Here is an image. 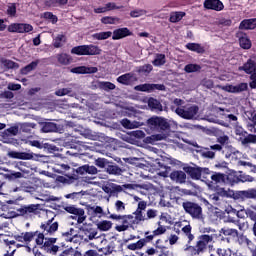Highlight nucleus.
I'll use <instances>...</instances> for the list:
<instances>
[{"mask_svg":"<svg viewBox=\"0 0 256 256\" xmlns=\"http://www.w3.org/2000/svg\"><path fill=\"white\" fill-rule=\"evenodd\" d=\"M4 67H6V69H19V64L17 62H14L12 60H3L2 61Z\"/></svg>","mask_w":256,"mask_h":256,"instance_id":"obj_53","label":"nucleus"},{"mask_svg":"<svg viewBox=\"0 0 256 256\" xmlns=\"http://www.w3.org/2000/svg\"><path fill=\"white\" fill-rule=\"evenodd\" d=\"M103 50L99 48V46L89 44V45H80L73 47L71 49L72 55H79V56H94V55H101Z\"/></svg>","mask_w":256,"mask_h":256,"instance_id":"obj_6","label":"nucleus"},{"mask_svg":"<svg viewBox=\"0 0 256 256\" xmlns=\"http://www.w3.org/2000/svg\"><path fill=\"white\" fill-rule=\"evenodd\" d=\"M33 129H35V124L33 123H23L20 126V131H22V133H30Z\"/></svg>","mask_w":256,"mask_h":256,"instance_id":"obj_57","label":"nucleus"},{"mask_svg":"<svg viewBox=\"0 0 256 256\" xmlns=\"http://www.w3.org/2000/svg\"><path fill=\"white\" fill-rule=\"evenodd\" d=\"M113 35V32L107 31V32H100L93 34V39H97V41H104L105 39H109Z\"/></svg>","mask_w":256,"mask_h":256,"instance_id":"obj_42","label":"nucleus"},{"mask_svg":"<svg viewBox=\"0 0 256 256\" xmlns=\"http://www.w3.org/2000/svg\"><path fill=\"white\" fill-rule=\"evenodd\" d=\"M106 13L107 11H115V9H123V6H117L114 2H108L105 4Z\"/></svg>","mask_w":256,"mask_h":256,"instance_id":"obj_61","label":"nucleus"},{"mask_svg":"<svg viewBox=\"0 0 256 256\" xmlns=\"http://www.w3.org/2000/svg\"><path fill=\"white\" fill-rule=\"evenodd\" d=\"M236 199H241V201H247V199H256V188L236 192Z\"/></svg>","mask_w":256,"mask_h":256,"instance_id":"obj_19","label":"nucleus"},{"mask_svg":"<svg viewBox=\"0 0 256 256\" xmlns=\"http://www.w3.org/2000/svg\"><path fill=\"white\" fill-rule=\"evenodd\" d=\"M117 81L121 84V85H131L132 81H137V77H135L134 73H126L123 74L121 76H119L117 78Z\"/></svg>","mask_w":256,"mask_h":256,"instance_id":"obj_25","label":"nucleus"},{"mask_svg":"<svg viewBox=\"0 0 256 256\" xmlns=\"http://www.w3.org/2000/svg\"><path fill=\"white\" fill-rule=\"evenodd\" d=\"M37 65H39V60L32 61L30 64L26 65L21 69V74L22 75H29L31 71H35L37 69Z\"/></svg>","mask_w":256,"mask_h":256,"instance_id":"obj_33","label":"nucleus"},{"mask_svg":"<svg viewBox=\"0 0 256 256\" xmlns=\"http://www.w3.org/2000/svg\"><path fill=\"white\" fill-rule=\"evenodd\" d=\"M215 193L219 195L220 197H233L235 195V192L231 189L226 190L225 188L216 187Z\"/></svg>","mask_w":256,"mask_h":256,"instance_id":"obj_36","label":"nucleus"},{"mask_svg":"<svg viewBox=\"0 0 256 256\" xmlns=\"http://www.w3.org/2000/svg\"><path fill=\"white\" fill-rule=\"evenodd\" d=\"M119 21H121L120 18L113 16H104L101 18L103 25H115V23H119Z\"/></svg>","mask_w":256,"mask_h":256,"instance_id":"obj_38","label":"nucleus"},{"mask_svg":"<svg viewBox=\"0 0 256 256\" xmlns=\"http://www.w3.org/2000/svg\"><path fill=\"white\" fill-rule=\"evenodd\" d=\"M151 71H153V65L145 64L138 68L137 73H143L144 75H149V73H151Z\"/></svg>","mask_w":256,"mask_h":256,"instance_id":"obj_51","label":"nucleus"},{"mask_svg":"<svg viewBox=\"0 0 256 256\" xmlns=\"http://www.w3.org/2000/svg\"><path fill=\"white\" fill-rule=\"evenodd\" d=\"M204 9L211 11H223V9H225V5H223L221 0H205Z\"/></svg>","mask_w":256,"mask_h":256,"instance_id":"obj_16","label":"nucleus"},{"mask_svg":"<svg viewBox=\"0 0 256 256\" xmlns=\"http://www.w3.org/2000/svg\"><path fill=\"white\" fill-rule=\"evenodd\" d=\"M198 239L199 240L195 246H189L187 248L191 255H201V253H205L207 251V245L213 241V236L209 234H203L199 236Z\"/></svg>","mask_w":256,"mask_h":256,"instance_id":"obj_4","label":"nucleus"},{"mask_svg":"<svg viewBox=\"0 0 256 256\" xmlns=\"http://www.w3.org/2000/svg\"><path fill=\"white\" fill-rule=\"evenodd\" d=\"M256 27V18L244 19L240 25L239 29H255Z\"/></svg>","mask_w":256,"mask_h":256,"instance_id":"obj_28","label":"nucleus"},{"mask_svg":"<svg viewBox=\"0 0 256 256\" xmlns=\"http://www.w3.org/2000/svg\"><path fill=\"white\" fill-rule=\"evenodd\" d=\"M148 107L151 111H163V105L161 102L153 97L148 99Z\"/></svg>","mask_w":256,"mask_h":256,"instance_id":"obj_27","label":"nucleus"},{"mask_svg":"<svg viewBox=\"0 0 256 256\" xmlns=\"http://www.w3.org/2000/svg\"><path fill=\"white\" fill-rule=\"evenodd\" d=\"M159 227L152 231L153 235L155 237H159V235H165L167 233V228L165 226L161 225V222H158Z\"/></svg>","mask_w":256,"mask_h":256,"instance_id":"obj_56","label":"nucleus"},{"mask_svg":"<svg viewBox=\"0 0 256 256\" xmlns=\"http://www.w3.org/2000/svg\"><path fill=\"white\" fill-rule=\"evenodd\" d=\"M135 91H141L143 93H151V84L145 83L134 87Z\"/></svg>","mask_w":256,"mask_h":256,"instance_id":"obj_50","label":"nucleus"},{"mask_svg":"<svg viewBox=\"0 0 256 256\" xmlns=\"http://www.w3.org/2000/svg\"><path fill=\"white\" fill-rule=\"evenodd\" d=\"M182 208L184 209L186 215H190L192 219H196L198 221H201L203 219V208L199 203L184 200L181 203Z\"/></svg>","mask_w":256,"mask_h":256,"instance_id":"obj_3","label":"nucleus"},{"mask_svg":"<svg viewBox=\"0 0 256 256\" xmlns=\"http://www.w3.org/2000/svg\"><path fill=\"white\" fill-rule=\"evenodd\" d=\"M106 172H107L109 175H121L122 170H121V168H119V166H117V165H108V166L106 167Z\"/></svg>","mask_w":256,"mask_h":256,"instance_id":"obj_45","label":"nucleus"},{"mask_svg":"<svg viewBox=\"0 0 256 256\" xmlns=\"http://www.w3.org/2000/svg\"><path fill=\"white\" fill-rule=\"evenodd\" d=\"M23 233H24V243H26V245H29L31 243V241H33V239H35V237H37V233H39V231L23 232Z\"/></svg>","mask_w":256,"mask_h":256,"instance_id":"obj_49","label":"nucleus"},{"mask_svg":"<svg viewBox=\"0 0 256 256\" xmlns=\"http://www.w3.org/2000/svg\"><path fill=\"white\" fill-rule=\"evenodd\" d=\"M133 35V32L129 30V28H118L115 29L112 33V39L113 41H119V39H125V37H131Z\"/></svg>","mask_w":256,"mask_h":256,"instance_id":"obj_18","label":"nucleus"},{"mask_svg":"<svg viewBox=\"0 0 256 256\" xmlns=\"http://www.w3.org/2000/svg\"><path fill=\"white\" fill-rule=\"evenodd\" d=\"M97 227L99 231H109L113 227V223L109 220H103L97 224Z\"/></svg>","mask_w":256,"mask_h":256,"instance_id":"obj_41","label":"nucleus"},{"mask_svg":"<svg viewBox=\"0 0 256 256\" xmlns=\"http://www.w3.org/2000/svg\"><path fill=\"white\" fill-rule=\"evenodd\" d=\"M191 225H186L182 228L183 233H185L186 236H188V243H191L193 239H195V236L191 233Z\"/></svg>","mask_w":256,"mask_h":256,"instance_id":"obj_55","label":"nucleus"},{"mask_svg":"<svg viewBox=\"0 0 256 256\" xmlns=\"http://www.w3.org/2000/svg\"><path fill=\"white\" fill-rule=\"evenodd\" d=\"M8 157H10L11 159H22L24 161H29L33 159V154L27 152L10 151L8 153Z\"/></svg>","mask_w":256,"mask_h":256,"instance_id":"obj_24","label":"nucleus"},{"mask_svg":"<svg viewBox=\"0 0 256 256\" xmlns=\"http://www.w3.org/2000/svg\"><path fill=\"white\" fill-rule=\"evenodd\" d=\"M187 15V13L185 12H172L170 13V18L169 21L170 23H179V21H181L183 19V17H185Z\"/></svg>","mask_w":256,"mask_h":256,"instance_id":"obj_35","label":"nucleus"},{"mask_svg":"<svg viewBox=\"0 0 256 256\" xmlns=\"http://www.w3.org/2000/svg\"><path fill=\"white\" fill-rule=\"evenodd\" d=\"M167 63V58L165 57V54L157 53L155 55V59L152 61V65L154 67H163Z\"/></svg>","mask_w":256,"mask_h":256,"instance_id":"obj_30","label":"nucleus"},{"mask_svg":"<svg viewBox=\"0 0 256 256\" xmlns=\"http://www.w3.org/2000/svg\"><path fill=\"white\" fill-rule=\"evenodd\" d=\"M176 115H179V117H182V119H193L197 113H199V106L193 105L186 109H183L181 107L176 108L175 110Z\"/></svg>","mask_w":256,"mask_h":256,"instance_id":"obj_12","label":"nucleus"},{"mask_svg":"<svg viewBox=\"0 0 256 256\" xmlns=\"http://www.w3.org/2000/svg\"><path fill=\"white\" fill-rule=\"evenodd\" d=\"M71 92V88H61L55 91V95L57 97H65V95H69Z\"/></svg>","mask_w":256,"mask_h":256,"instance_id":"obj_58","label":"nucleus"},{"mask_svg":"<svg viewBox=\"0 0 256 256\" xmlns=\"http://www.w3.org/2000/svg\"><path fill=\"white\" fill-rule=\"evenodd\" d=\"M226 181L230 185H235L237 183L243 182V180L237 175V172H230L226 175Z\"/></svg>","mask_w":256,"mask_h":256,"instance_id":"obj_31","label":"nucleus"},{"mask_svg":"<svg viewBox=\"0 0 256 256\" xmlns=\"http://www.w3.org/2000/svg\"><path fill=\"white\" fill-rule=\"evenodd\" d=\"M216 143H218V145H221V147L223 148L224 145H227L229 143V136H219L216 140Z\"/></svg>","mask_w":256,"mask_h":256,"instance_id":"obj_59","label":"nucleus"},{"mask_svg":"<svg viewBox=\"0 0 256 256\" xmlns=\"http://www.w3.org/2000/svg\"><path fill=\"white\" fill-rule=\"evenodd\" d=\"M55 218L49 219L40 225L42 232H38L35 240L36 245L43 247L45 243V235H53L59 229V222H53Z\"/></svg>","mask_w":256,"mask_h":256,"instance_id":"obj_1","label":"nucleus"},{"mask_svg":"<svg viewBox=\"0 0 256 256\" xmlns=\"http://www.w3.org/2000/svg\"><path fill=\"white\" fill-rule=\"evenodd\" d=\"M123 191V186L110 183V197H117Z\"/></svg>","mask_w":256,"mask_h":256,"instance_id":"obj_39","label":"nucleus"},{"mask_svg":"<svg viewBox=\"0 0 256 256\" xmlns=\"http://www.w3.org/2000/svg\"><path fill=\"white\" fill-rule=\"evenodd\" d=\"M6 178L9 179L10 181H13L15 179H21V178H23V173H21V172H11L10 174L6 175Z\"/></svg>","mask_w":256,"mask_h":256,"instance_id":"obj_60","label":"nucleus"},{"mask_svg":"<svg viewBox=\"0 0 256 256\" xmlns=\"http://www.w3.org/2000/svg\"><path fill=\"white\" fill-rule=\"evenodd\" d=\"M64 211L67 213H70V215H75L78 217L77 223L81 225L87 219V216L85 215V210L83 208H77L75 205L65 206Z\"/></svg>","mask_w":256,"mask_h":256,"instance_id":"obj_14","label":"nucleus"},{"mask_svg":"<svg viewBox=\"0 0 256 256\" xmlns=\"http://www.w3.org/2000/svg\"><path fill=\"white\" fill-rule=\"evenodd\" d=\"M97 238V229L93 227H86L82 229V239L85 243H89L93 241V239Z\"/></svg>","mask_w":256,"mask_h":256,"instance_id":"obj_20","label":"nucleus"},{"mask_svg":"<svg viewBox=\"0 0 256 256\" xmlns=\"http://www.w3.org/2000/svg\"><path fill=\"white\" fill-rule=\"evenodd\" d=\"M237 39H239V44L241 49H251L252 43L249 36L245 32H237L236 34Z\"/></svg>","mask_w":256,"mask_h":256,"instance_id":"obj_21","label":"nucleus"},{"mask_svg":"<svg viewBox=\"0 0 256 256\" xmlns=\"http://www.w3.org/2000/svg\"><path fill=\"white\" fill-rule=\"evenodd\" d=\"M115 209L117 213H123V211H125V203H123L121 200H117L115 202Z\"/></svg>","mask_w":256,"mask_h":256,"instance_id":"obj_62","label":"nucleus"},{"mask_svg":"<svg viewBox=\"0 0 256 256\" xmlns=\"http://www.w3.org/2000/svg\"><path fill=\"white\" fill-rule=\"evenodd\" d=\"M155 249L160 250V256H168L169 255V248L167 246L163 245V240L162 239H157L155 243L153 244Z\"/></svg>","mask_w":256,"mask_h":256,"instance_id":"obj_29","label":"nucleus"},{"mask_svg":"<svg viewBox=\"0 0 256 256\" xmlns=\"http://www.w3.org/2000/svg\"><path fill=\"white\" fill-rule=\"evenodd\" d=\"M185 47L188 51H193L194 53H198V55H203V53H205V47L199 43L190 42L187 43Z\"/></svg>","mask_w":256,"mask_h":256,"instance_id":"obj_26","label":"nucleus"},{"mask_svg":"<svg viewBox=\"0 0 256 256\" xmlns=\"http://www.w3.org/2000/svg\"><path fill=\"white\" fill-rule=\"evenodd\" d=\"M222 235H225V237H239V231L234 228H229V227H223L220 231Z\"/></svg>","mask_w":256,"mask_h":256,"instance_id":"obj_34","label":"nucleus"},{"mask_svg":"<svg viewBox=\"0 0 256 256\" xmlns=\"http://www.w3.org/2000/svg\"><path fill=\"white\" fill-rule=\"evenodd\" d=\"M42 133H55L59 131V126L55 122H41Z\"/></svg>","mask_w":256,"mask_h":256,"instance_id":"obj_23","label":"nucleus"},{"mask_svg":"<svg viewBox=\"0 0 256 256\" xmlns=\"http://www.w3.org/2000/svg\"><path fill=\"white\" fill-rule=\"evenodd\" d=\"M249 90V84L246 82L239 83L237 85H228L226 87V91L228 93H243V91H248Z\"/></svg>","mask_w":256,"mask_h":256,"instance_id":"obj_22","label":"nucleus"},{"mask_svg":"<svg viewBox=\"0 0 256 256\" xmlns=\"http://www.w3.org/2000/svg\"><path fill=\"white\" fill-rule=\"evenodd\" d=\"M66 38L64 34H58L56 36V38L54 39L53 42V47H55V49H59L61 47H63V43H65Z\"/></svg>","mask_w":256,"mask_h":256,"instance_id":"obj_40","label":"nucleus"},{"mask_svg":"<svg viewBox=\"0 0 256 256\" xmlns=\"http://www.w3.org/2000/svg\"><path fill=\"white\" fill-rule=\"evenodd\" d=\"M33 26L25 23H12L8 26L9 33H31Z\"/></svg>","mask_w":256,"mask_h":256,"instance_id":"obj_15","label":"nucleus"},{"mask_svg":"<svg viewBox=\"0 0 256 256\" xmlns=\"http://www.w3.org/2000/svg\"><path fill=\"white\" fill-rule=\"evenodd\" d=\"M246 215H247L248 219H251V221H254V223H256V211L247 209Z\"/></svg>","mask_w":256,"mask_h":256,"instance_id":"obj_64","label":"nucleus"},{"mask_svg":"<svg viewBox=\"0 0 256 256\" xmlns=\"http://www.w3.org/2000/svg\"><path fill=\"white\" fill-rule=\"evenodd\" d=\"M147 125L150 129H154L156 131H169L171 129V124L169 121L163 117L152 116L147 120Z\"/></svg>","mask_w":256,"mask_h":256,"instance_id":"obj_8","label":"nucleus"},{"mask_svg":"<svg viewBox=\"0 0 256 256\" xmlns=\"http://www.w3.org/2000/svg\"><path fill=\"white\" fill-rule=\"evenodd\" d=\"M99 87H100V89H103L104 91H113L116 86L112 82L103 81V82L99 83Z\"/></svg>","mask_w":256,"mask_h":256,"instance_id":"obj_52","label":"nucleus"},{"mask_svg":"<svg viewBox=\"0 0 256 256\" xmlns=\"http://www.w3.org/2000/svg\"><path fill=\"white\" fill-rule=\"evenodd\" d=\"M211 179L214 181V183H225L226 175L223 173L214 172L211 175Z\"/></svg>","mask_w":256,"mask_h":256,"instance_id":"obj_44","label":"nucleus"},{"mask_svg":"<svg viewBox=\"0 0 256 256\" xmlns=\"http://www.w3.org/2000/svg\"><path fill=\"white\" fill-rule=\"evenodd\" d=\"M133 215H135L134 221L136 225H138V223H141V221H146L145 216H143L142 210H136L135 212H133Z\"/></svg>","mask_w":256,"mask_h":256,"instance_id":"obj_54","label":"nucleus"},{"mask_svg":"<svg viewBox=\"0 0 256 256\" xmlns=\"http://www.w3.org/2000/svg\"><path fill=\"white\" fill-rule=\"evenodd\" d=\"M42 17L46 21L52 22L53 25L59 21V18H57V15H54L53 12H44Z\"/></svg>","mask_w":256,"mask_h":256,"instance_id":"obj_47","label":"nucleus"},{"mask_svg":"<svg viewBox=\"0 0 256 256\" xmlns=\"http://www.w3.org/2000/svg\"><path fill=\"white\" fill-rule=\"evenodd\" d=\"M88 69L89 67L87 66H78V67L71 68L70 73H74L76 75H85L89 73V71H87Z\"/></svg>","mask_w":256,"mask_h":256,"instance_id":"obj_43","label":"nucleus"},{"mask_svg":"<svg viewBox=\"0 0 256 256\" xmlns=\"http://www.w3.org/2000/svg\"><path fill=\"white\" fill-rule=\"evenodd\" d=\"M39 213V204L22 205L16 211H12L11 215L13 218L24 217V219H31L33 215Z\"/></svg>","mask_w":256,"mask_h":256,"instance_id":"obj_5","label":"nucleus"},{"mask_svg":"<svg viewBox=\"0 0 256 256\" xmlns=\"http://www.w3.org/2000/svg\"><path fill=\"white\" fill-rule=\"evenodd\" d=\"M217 151H223V147L218 144H210L209 147H201L200 154L204 159H215Z\"/></svg>","mask_w":256,"mask_h":256,"instance_id":"obj_13","label":"nucleus"},{"mask_svg":"<svg viewBox=\"0 0 256 256\" xmlns=\"http://www.w3.org/2000/svg\"><path fill=\"white\" fill-rule=\"evenodd\" d=\"M235 135H237L238 141L242 145H249V143H256V135L255 134H249L241 126H236Z\"/></svg>","mask_w":256,"mask_h":256,"instance_id":"obj_11","label":"nucleus"},{"mask_svg":"<svg viewBox=\"0 0 256 256\" xmlns=\"http://www.w3.org/2000/svg\"><path fill=\"white\" fill-rule=\"evenodd\" d=\"M169 171H171V167H167L166 171L160 172V176L170 177L171 181H174V183H179L180 185L187 181V174L185 171L174 170L170 174Z\"/></svg>","mask_w":256,"mask_h":256,"instance_id":"obj_9","label":"nucleus"},{"mask_svg":"<svg viewBox=\"0 0 256 256\" xmlns=\"http://www.w3.org/2000/svg\"><path fill=\"white\" fill-rule=\"evenodd\" d=\"M108 219H112L113 221H119L122 225H117L115 230L118 233H123V231H127L129 227H133V225H137L135 222V216L128 214V215H117L111 214Z\"/></svg>","mask_w":256,"mask_h":256,"instance_id":"obj_2","label":"nucleus"},{"mask_svg":"<svg viewBox=\"0 0 256 256\" xmlns=\"http://www.w3.org/2000/svg\"><path fill=\"white\" fill-rule=\"evenodd\" d=\"M151 232L146 231L144 233L145 237L139 239L136 243H131L127 245V249L129 251H139L141 249H143L145 247V245H147V243H153V240L155 239V234H150Z\"/></svg>","mask_w":256,"mask_h":256,"instance_id":"obj_10","label":"nucleus"},{"mask_svg":"<svg viewBox=\"0 0 256 256\" xmlns=\"http://www.w3.org/2000/svg\"><path fill=\"white\" fill-rule=\"evenodd\" d=\"M87 195V191H79V192H72L70 194H66L64 197L65 199H72V201H79L82 197H85Z\"/></svg>","mask_w":256,"mask_h":256,"instance_id":"obj_32","label":"nucleus"},{"mask_svg":"<svg viewBox=\"0 0 256 256\" xmlns=\"http://www.w3.org/2000/svg\"><path fill=\"white\" fill-rule=\"evenodd\" d=\"M87 209L93 217H97V215H103V208L101 206H87Z\"/></svg>","mask_w":256,"mask_h":256,"instance_id":"obj_48","label":"nucleus"},{"mask_svg":"<svg viewBox=\"0 0 256 256\" xmlns=\"http://www.w3.org/2000/svg\"><path fill=\"white\" fill-rule=\"evenodd\" d=\"M239 71H244L247 75H250V89H256V63L253 59H248L243 66L238 68Z\"/></svg>","mask_w":256,"mask_h":256,"instance_id":"obj_7","label":"nucleus"},{"mask_svg":"<svg viewBox=\"0 0 256 256\" xmlns=\"http://www.w3.org/2000/svg\"><path fill=\"white\" fill-rule=\"evenodd\" d=\"M183 171L186 172L190 179L194 181H199L201 179V172L203 171L201 167H193V166H184Z\"/></svg>","mask_w":256,"mask_h":256,"instance_id":"obj_17","label":"nucleus"},{"mask_svg":"<svg viewBox=\"0 0 256 256\" xmlns=\"http://www.w3.org/2000/svg\"><path fill=\"white\" fill-rule=\"evenodd\" d=\"M167 88L164 84H150V90L152 91H165Z\"/></svg>","mask_w":256,"mask_h":256,"instance_id":"obj_63","label":"nucleus"},{"mask_svg":"<svg viewBox=\"0 0 256 256\" xmlns=\"http://www.w3.org/2000/svg\"><path fill=\"white\" fill-rule=\"evenodd\" d=\"M57 61L60 63V65H69L73 59L71 58L70 55L62 53L58 54L57 56Z\"/></svg>","mask_w":256,"mask_h":256,"instance_id":"obj_37","label":"nucleus"},{"mask_svg":"<svg viewBox=\"0 0 256 256\" xmlns=\"http://www.w3.org/2000/svg\"><path fill=\"white\" fill-rule=\"evenodd\" d=\"M184 71L186 73H197V72L201 71V65H199V64H187L184 67Z\"/></svg>","mask_w":256,"mask_h":256,"instance_id":"obj_46","label":"nucleus"}]
</instances>
